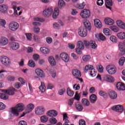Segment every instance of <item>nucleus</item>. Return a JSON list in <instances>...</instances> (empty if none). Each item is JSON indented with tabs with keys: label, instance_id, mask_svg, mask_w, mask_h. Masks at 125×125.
<instances>
[{
	"label": "nucleus",
	"instance_id": "nucleus-36",
	"mask_svg": "<svg viewBox=\"0 0 125 125\" xmlns=\"http://www.w3.org/2000/svg\"><path fill=\"white\" fill-rule=\"evenodd\" d=\"M118 39L120 40H125V32H120L117 34Z\"/></svg>",
	"mask_w": 125,
	"mask_h": 125
},
{
	"label": "nucleus",
	"instance_id": "nucleus-30",
	"mask_svg": "<svg viewBox=\"0 0 125 125\" xmlns=\"http://www.w3.org/2000/svg\"><path fill=\"white\" fill-rule=\"evenodd\" d=\"M40 51L44 54H48L50 52L49 49L46 47H41L40 48Z\"/></svg>",
	"mask_w": 125,
	"mask_h": 125
},
{
	"label": "nucleus",
	"instance_id": "nucleus-32",
	"mask_svg": "<svg viewBox=\"0 0 125 125\" xmlns=\"http://www.w3.org/2000/svg\"><path fill=\"white\" fill-rule=\"evenodd\" d=\"M82 104L84 106H86V107H88L89 106L90 103L89 102V101L87 100V99L83 98L82 100Z\"/></svg>",
	"mask_w": 125,
	"mask_h": 125
},
{
	"label": "nucleus",
	"instance_id": "nucleus-9",
	"mask_svg": "<svg viewBox=\"0 0 125 125\" xmlns=\"http://www.w3.org/2000/svg\"><path fill=\"white\" fill-rule=\"evenodd\" d=\"M45 110L43 106H38L35 108V114L37 115H43Z\"/></svg>",
	"mask_w": 125,
	"mask_h": 125
},
{
	"label": "nucleus",
	"instance_id": "nucleus-43",
	"mask_svg": "<svg viewBox=\"0 0 125 125\" xmlns=\"http://www.w3.org/2000/svg\"><path fill=\"white\" fill-rule=\"evenodd\" d=\"M110 30H112V31H113V32H119V28L115 25H111L109 27Z\"/></svg>",
	"mask_w": 125,
	"mask_h": 125
},
{
	"label": "nucleus",
	"instance_id": "nucleus-2",
	"mask_svg": "<svg viewBox=\"0 0 125 125\" xmlns=\"http://www.w3.org/2000/svg\"><path fill=\"white\" fill-rule=\"evenodd\" d=\"M9 29L12 32H16L19 29V24L15 21H12L9 24Z\"/></svg>",
	"mask_w": 125,
	"mask_h": 125
},
{
	"label": "nucleus",
	"instance_id": "nucleus-8",
	"mask_svg": "<svg viewBox=\"0 0 125 125\" xmlns=\"http://www.w3.org/2000/svg\"><path fill=\"white\" fill-rule=\"evenodd\" d=\"M112 110L113 111H115V112H118V113H122L124 111V107L122 105H116L111 107Z\"/></svg>",
	"mask_w": 125,
	"mask_h": 125
},
{
	"label": "nucleus",
	"instance_id": "nucleus-54",
	"mask_svg": "<svg viewBox=\"0 0 125 125\" xmlns=\"http://www.w3.org/2000/svg\"><path fill=\"white\" fill-rule=\"evenodd\" d=\"M84 5H85V4H84V2H83L81 4H78L77 6L79 9H83V8H84Z\"/></svg>",
	"mask_w": 125,
	"mask_h": 125
},
{
	"label": "nucleus",
	"instance_id": "nucleus-41",
	"mask_svg": "<svg viewBox=\"0 0 125 125\" xmlns=\"http://www.w3.org/2000/svg\"><path fill=\"white\" fill-rule=\"evenodd\" d=\"M103 33L105 35V36H111L112 33L110 32V29L109 28H105L103 30Z\"/></svg>",
	"mask_w": 125,
	"mask_h": 125
},
{
	"label": "nucleus",
	"instance_id": "nucleus-56",
	"mask_svg": "<svg viewBox=\"0 0 125 125\" xmlns=\"http://www.w3.org/2000/svg\"><path fill=\"white\" fill-rule=\"evenodd\" d=\"M65 92L66 89H65V88L61 89L58 91V94L59 95H63Z\"/></svg>",
	"mask_w": 125,
	"mask_h": 125
},
{
	"label": "nucleus",
	"instance_id": "nucleus-52",
	"mask_svg": "<svg viewBox=\"0 0 125 125\" xmlns=\"http://www.w3.org/2000/svg\"><path fill=\"white\" fill-rule=\"evenodd\" d=\"M110 40L112 42H114L116 43V42H117L118 39L115 36H111L110 38Z\"/></svg>",
	"mask_w": 125,
	"mask_h": 125
},
{
	"label": "nucleus",
	"instance_id": "nucleus-25",
	"mask_svg": "<svg viewBox=\"0 0 125 125\" xmlns=\"http://www.w3.org/2000/svg\"><path fill=\"white\" fill-rule=\"evenodd\" d=\"M48 61L51 65V66H55L56 65V62L54 57L53 56H50L48 58Z\"/></svg>",
	"mask_w": 125,
	"mask_h": 125
},
{
	"label": "nucleus",
	"instance_id": "nucleus-3",
	"mask_svg": "<svg viewBox=\"0 0 125 125\" xmlns=\"http://www.w3.org/2000/svg\"><path fill=\"white\" fill-rule=\"evenodd\" d=\"M106 69L109 75H114V74H116L117 72L116 66L113 65H107Z\"/></svg>",
	"mask_w": 125,
	"mask_h": 125
},
{
	"label": "nucleus",
	"instance_id": "nucleus-62",
	"mask_svg": "<svg viewBox=\"0 0 125 125\" xmlns=\"http://www.w3.org/2000/svg\"><path fill=\"white\" fill-rule=\"evenodd\" d=\"M103 3H104L103 0H98V1H97V5H99L100 6H102V5H103Z\"/></svg>",
	"mask_w": 125,
	"mask_h": 125
},
{
	"label": "nucleus",
	"instance_id": "nucleus-38",
	"mask_svg": "<svg viewBox=\"0 0 125 125\" xmlns=\"http://www.w3.org/2000/svg\"><path fill=\"white\" fill-rule=\"evenodd\" d=\"M66 5L65 2L63 0H59L58 2V7L60 8H62V7H64Z\"/></svg>",
	"mask_w": 125,
	"mask_h": 125
},
{
	"label": "nucleus",
	"instance_id": "nucleus-46",
	"mask_svg": "<svg viewBox=\"0 0 125 125\" xmlns=\"http://www.w3.org/2000/svg\"><path fill=\"white\" fill-rule=\"evenodd\" d=\"M49 122L52 125H55V124L57 123V120H56V118L54 117H51L49 119Z\"/></svg>",
	"mask_w": 125,
	"mask_h": 125
},
{
	"label": "nucleus",
	"instance_id": "nucleus-34",
	"mask_svg": "<svg viewBox=\"0 0 125 125\" xmlns=\"http://www.w3.org/2000/svg\"><path fill=\"white\" fill-rule=\"evenodd\" d=\"M118 47L119 50H120V51L123 53L122 55H124L125 53V48L123 46V44L122 43H119L118 44Z\"/></svg>",
	"mask_w": 125,
	"mask_h": 125
},
{
	"label": "nucleus",
	"instance_id": "nucleus-37",
	"mask_svg": "<svg viewBox=\"0 0 125 125\" xmlns=\"http://www.w3.org/2000/svg\"><path fill=\"white\" fill-rule=\"evenodd\" d=\"M66 93L67 95L70 97H73L74 94H75V92H74L73 91L71 90L69 87L67 88Z\"/></svg>",
	"mask_w": 125,
	"mask_h": 125
},
{
	"label": "nucleus",
	"instance_id": "nucleus-47",
	"mask_svg": "<svg viewBox=\"0 0 125 125\" xmlns=\"http://www.w3.org/2000/svg\"><path fill=\"white\" fill-rule=\"evenodd\" d=\"M125 62V58L122 57L119 61V64L120 66H123Z\"/></svg>",
	"mask_w": 125,
	"mask_h": 125
},
{
	"label": "nucleus",
	"instance_id": "nucleus-18",
	"mask_svg": "<svg viewBox=\"0 0 125 125\" xmlns=\"http://www.w3.org/2000/svg\"><path fill=\"white\" fill-rule=\"evenodd\" d=\"M105 0V4L106 8L110 9V10H112V8L111 6H113V1L112 0Z\"/></svg>",
	"mask_w": 125,
	"mask_h": 125
},
{
	"label": "nucleus",
	"instance_id": "nucleus-7",
	"mask_svg": "<svg viewBox=\"0 0 125 125\" xmlns=\"http://www.w3.org/2000/svg\"><path fill=\"white\" fill-rule=\"evenodd\" d=\"M53 11V9L52 8H46L43 10V15L45 16V17H49V16H51V14H52Z\"/></svg>",
	"mask_w": 125,
	"mask_h": 125
},
{
	"label": "nucleus",
	"instance_id": "nucleus-40",
	"mask_svg": "<svg viewBox=\"0 0 125 125\" xmlns=\"http://www.w3.org/2000/svg\"><path fill=\"white\" fill-rule=\"evenodd\" d=\"M77 46L78 48H80V49H83L84 48V45L82 41H79L77 42Z\"/></svg>",
	"mask_w": 125,
	"mask_h": 125
},
{
	"label": "nucleus",
	"instance_id": "nucleus-51",
	"mask_svg": "<svg viewBox=\"0 0 125 125\" xmlns=\"http://www.w3.org/2000/svg\"><path fill=\"white\" fill-rule=\"evenodd\" d=\"M74 100L75 99L77 101H80L81 99V95L78 93V92H76L74 96V98H73Z\"/></svg>",
	"mask_w": 125,
	"mask_h": 125
},
{
	"label": "nucleus",
	"instance_id": "nucleus-11",
	"mask_svg": "<svg viewBox=\"0 0 125 125\" xmlns=\"http://www.w3.org/2000/svg\"><path fill=\"white\" fill-rule=\"evenodd\" d=\"M116 87L117 89L120 91H124V90H125V83H122V82H118L116 83Z\"/></svg>",
	"mask_w": 125,
	"mask_h": 125
},
{
	"label": "nucleus",
	"instance_id": "nucleus-20",
	"mask_svg": "<svg viewBox=\"0 0 125 125\" xmlns=\"http://www.w3.org/2000/svg\"><path fill=\"white\" fill-rule=\"evenodd\" d=\"M8 43V39L5 37H1L0 39V44L1 45H6Z\"/></svg>",
	"mask_w": 125,
	"mask_h": 125
},
{
	"label": "nucleus",
	"instance_id": "nucleus-16",
	"mask_svg": "<svg viewBox=\"0 0 125 125\" xmlns=\"http://www.w3.org/2000/svg\"><path fill=\"white\" fill-rule=\"evenodd\" d=\"M72 74L75 78H76V79H79V78L82 77V73L78 69H74L72 71Z\"/></svg>",
	"mask_w": 125,
	"mask_h": 125
},
{
	"label": "nucleus",
	"instance_id": "nucleus-57",
	"mask_svg": "<svg viewBox=\"0 0 125 125\" xmlns=\"http://www.w3.org/2000/svg\"><path fill=\"white\" fill-rule=\"evenodd\" d=\"M34 21H38V22H44V20L42 18L36 17L34 18Z\"/></svg>",
	"mask_w": 125,
	"mask_h": 125
},
{
	"label": "nucleus",
	"instance_id": "nucleus-42",
	"mask_svg": "<svg viewBox=\"0 0 125 125\" xmlns=\"http://www.w3.org/2000/svg\"><path fill=\"white\" fill-rule=\"evenodd\" d=\"M28 65L29 67H31L32 68L36 67V63H35V62L32 60L29 61Z\"/></svg>",
	"mask_w": 125,
	"mask_h": 125
},
{
	"label": "nucleus",
	"instance_id": "nucleus-6",
	"mask_svg": "<svg viewBox=\"0 0 125 125\" xmlns=\"http://www.w3.org/2000/svg\"><path fill=\"white\" fill-rule=\"evenodd\" d=\"M78 34L80 37H86L87 36V30L83 27H80L78 29Z\"/></svg>",
	"mask_w": 125,
	"mask_h": 125
},
{
	"label": "nucleus",
	"instance_id": "nucleus-5",
	"mask_svg": "<svg viewBox=\"0 0 125 125\" xmlns=\"http://www.w3.org/2000/svg\"><path fill=\"white\" fill-rule=\"evenodd\" d=\"M80 15L83 18H89L90 16V11L88 9H84L81 11Z\"/></svg>",
	"mask_w": 125,
	"mask_h": 125
},
{
	"label": "nucleus",
	"instance_id": "nucleus-55",
	"mask_svg": "<svg viewBox=\"0 0 125 125\" xmlns=\"http://www.w3.org/2000/svg\"><path fill=\"white\" fill-rule=\"evenodd\" d=\"M14 86L16 88H17V89H19V88L21 87V83L19 82H17L14 84Z\"/></svg>",
	"mask_w": 125,
	"mask_h": 125
},
{
	"label": "nucleus",
	"instance_id": "nucleus-17",
	"mask_svg": "<svg viewBox=\"0 0 125 125\" xmlns=\"http://www.w3.org/2000/svg\"><path fill=\"white\" fill-rule=\"evenodd\" d=\"M83 24L86 29H87L88 31H90V30H91V25L89 21H87V20H84L83 21Z\"/></svg>",
	"mask_w": 125,
	"mask_h": 125
},
{
	"label": "nucleus",
	"instance_id": "nucleus-48",
	"mask_svg": "<svg viewBox=\"0 0 125 125\" xmlns=\"http://www.w3.org/2000/svg\"><path fill=\"white\" fill-rule=\"evenodd\" d=\"M7 80L8 82H14L15 81V77L9 75L7 77Z\"/></svg>",
	"mask_w": 125,
	"mask_h": 125
},
{
	"label": "nucleus",
	"instance_id": "nucleus-24",
	"mask_svg": "<svg viewBox=\"0 0 125 125\" xmlns=\"http://www.w3.org/2000/svg\"><path fill=\"white\" fill-rule=\"evenodd\" d=\"M35 108V105L33 104H29L27 105L26 111L27 113H30V112H32L34 108Z\"/></svg>",
	"mask_w": 125,
	"mask_h": 125
},
{
	"label": "nucleus",
	"instance_id": "nucleus-28",
	"mask_svg": "<svg viewBox=\"0 0 125 125\" xmlns=\"http://www.w3.org/2000/svg\"><path fill=\"white\" fill-rule=\"evenodd\" d=\"M94 68V67H93V66L91 65H87L85 66V68H84V71L85 73H89L91 70H92V69H93Z\"/></svg>",
	"mask_w": 125,
	"mask_h": 125
},
{
	"label": "nucleus",
	"instance_id": "nucleus-4",
	"mask_svg": "<svg viewBox=\"0 0 125 125\" xmlns=\"http://www.w3.org/2000/svg\"><path fill=\"white\" fill-rule=\"evenodd\" d=\"M1 63L5 66H9L11 62L9 60V59L6 56H2L0 59Z\"/></svg>",
	"mask_w": 125,
	"mask_h": 125
},
{
	"label": "nucleus",
	"instance_id": "nucleus-35",
	"mask_svg": "<svg viewBox=\"0 0 125 125\" xmlns=\"http://www.w3.org/2000/svg\"><path fill=\"white\" fill-rule=\"evenodd\" d=\"M96 37L101 41H105L106 40V38L102 33H100L99 34L96 35Z\"/></svg>",
	"mask_w": 125,
	"mask_h": 125
},
{
	"label": "nucleus",
	"instance_id": "nucleus-13",
	"mask_svg": "<svg viewBox=\"0 0 125 125\" xmlns=\"http://www.w3.org/2000/svg\"><path fill=\"white\" fill-rule=\"evenodd\" d=\"M60 57L62 58V60L64 62H68L70 58H69V55L66 53H62L60 54Z\"/></svg>",
	"mask_w": 125,
	"mask_h": 125
},
{
	"label": "nucleus",
	"instance_id": "nucleus-61",
	"mask_svg": "<svg viewBox=\"0 0 125 125\" xmlns=\"http://www.w3.org/2000/svg\"><path fill=\"white\" fill-rule=\"evenodd\" d=\"M73 103H74V99L73 98L70 99L68 100V106H70V107L72 106Z\"/></svg>",
	"mask_w": 125,
	"mask_h": 125
},
{
	"label": "nucleus",
	"instance_id": "nucleus-49",
	"mask_svg": "<svg viewBox=\"0 0 125 125\" xmlns=\"http://www.w3.org/2000/svg\"><path fill=\"white\" fill-rule=\"evenodd\" d=\"M0 98L4 100H7V99H8V96H6L4 93H0Z\"/></svg>",
	"mask_w": 125,
	"mask_h": 125
},
{
	"label": "nucleus",
	"instance_id": "nucleus-19",
	"mask_svg": "<svg viewBox=\"0 0 125 125\" xmlns=\"http://www.w3.org/2000/svg\"><path fill=\"white\" fill-rule=\"evenodd\" d=\"M35 73L37 75V76H39V77H40V78H44V73H43V71H42L41 69H37L35 70Z\"/></svg>",
	"mask_w": 125,
	"mask_h": 125
},
{
	"label": "nucleus",
	"instance_id": "nucleus-27",
	"mask_svg": "<svg viewBox=\"0 0 125 125\" xmlns=\"http://www.w3.org/2000/svg\"><path fill=\"white\" fill-rule=\"evenodd\" d=\"M116 24L121 29H123L125 30V23L123 22V21L121 20H118L116 21Z\"/></svg>",
	"mask_w": 125,
	"mask_h": 125
},
{
	"label": "nucleus",
	"instance_id": "nucleus-59",
	"mask_svg": "<svg viewBox=\"0 0 125 125\" xmlns=\"http://www.w3.org/2000/svg\"><path fill=\"white\" fill-rule=\"evenodd\" d=\"M46 42L47 43L50 44L52 42V38L51 37H47L46 38Z\"/></svg>",
	"mask_w": 125,
	"mask_h": 125
},
{
	"label": "nucleus",
	"instance_id": "nucleus-44",
	"mask_svg": "<svg viewBox=\"0 0 125 125\" xmlns=\"http://www.w3.org/2000/svg\"><path fill=\"white\" fill-rule=\"evenodd\" d=\"M82 58H83V60L84 61V62H87V61H89L91 58V57H90V55H87L86 56H83Z\"/></svg>",
	"mask_w": 125,
	"mask_h": 125
},
{
	"label": "nucleus",
	"instance_id": "nucleus-63",
	"mask_svg": "<svg viewBox=\"0 0 125 125\" xmlns=\"http://www.w3.org/2000/svg\"><path fill=\"white\" fill-rule=\"evenodd\" d=\"M25 36L28 41H30L32 39V34L31 33H25Z\"/></svg>",
	"mask_w": 125,
	"mask_h": 125
},
{
	"label": "nucleus",
	"instance_id": "nucleus-26",
	"mask_svg": "<svg viewBox=\"0 0 125 125\" xmlns=\"http://www.w3.org/2000/svg\"><path fill=\"white\" fill-rule=\"evenodd\" d=\"M104 22L106 25H113L114 23L115 22L114 21V20L113 19L110 18H107L104 20Z\"/></svg>",
	"mask_w": 125,
	"mask_h": 125
},
{
	"label": "nucleus",
	"instance_id": "nucleus-14",
	"mask_svg": "<svg viewBox=\"0 0 125 125\" xmlns=\"http://www.w3.org/2000/svg\"><path fill=\"white\" fill-rule=\"evenodd\" d=\"M75 107L76 110H77V111H78L79 112H82V111L83 110V104H81V103L79 102L75 103Z\"/></svg>",
	"mask_w": 125,
	"mask_h": 125
},
{
	"label": "nucleus",
	"instance_id": "nucleus-22",
	"mask_svg": "<svg viewBox=\"0 0 125 125\" xmlns=\"http://www.w3.org/2000/svg\"><path fill=\"white\" fill-rule=\"evenodd\" d=\"M47 115L49 117H56L58 115V112L54 110H49L47 113Z\"/></svg>",
	"mask_w": 125,
	"mask_h": 125
},
{
	"label": "nucleus",
	"instance_id": "nucleus-31",
	"mask_svg": "<svg viewBox=\"0 0 125 125\" xmlns=\"http://www.w3.org/2000/svg\"><path fill=\"white\" fill-rule=\"evenodd\" d=\"M58 15H59V9L58 8H55L53 14V18L56 19Z\"/></svg>",
	"mask_w": 125,
	"mask_h": 125
},
{
	"label": "nucleus",
	"instance_id": "nucleus-1",
	"mask_svg": "<svg viewBox=\"0 0 125 125\" xmlns=\"http://www.w3.org/2000/svg\"><path fill=\"white\" fill-rule=\"evenodd\" d=\"M25 109V105L22 103L18 104L14 107L11 108V113L14 116L18 117L19 112H22Z\"/></svg>",
	"mask_w": 125,
	"mask_h": 125
},
{
	"label": "nucleus",
	"instance_id": "nucleus-15",
	"mask_svg": "<svg viewBox=\"0 0 125 125\" xmlns=\"http://www.w3.org/2000/svg\"><path fill=\"white\" fill-rule=\"evenodd\" d=\"M94 23L95 27L98 28V29H101V28H102V22L101 21H100V20L98 19H95L94 21Z\"/></svg>",
	"mask_w": 125,
	"mask_h": 125
},
{
	"label": "nucleus",
	"instance_id": "nucleus-45",
	"mask_svg": "<svg viewBox=\"0 0 125 125\" xmlns=\"http://www.w3.org/2000/svg\"><path fill=\"white\" fill-rule=\"evenodd\" d=\"M41 121L42 123H46L48 121V118L46 116H43L41 117Z\"/></svg>",
	"mask_w": 125,
	"mask_h": 125
},
{
	"label": "nucleus",
	"instance_id": "nucleus-10",
	"mask_svg": "<svg viewBox=\"0 0 125 125\" xmlns=\"http://www.w3.org/2000/svg\"><path fill=\"white\" fill-rule=\"evenodd\" d=\"M2 92L5 93L6 94H8L9 95H14V93H15V91L16 89L14 88H11L10 89H2L1 90Z\"/></svg>",
	"mask_w": 125,
	"mask_h": 125
},
{
	"label": "nucleus",
	"instance_id": "nucleus-29",
	"mask_svg": "<svg viewBox=\"0 0 125 125\" xmlns=\"http://www.w3.org/2000/svg\"><path fill=\"white\" fill-rule=\"evenodd\" d=\"M7 8H8V7L6 5L3 4L0 5V11L3 13H5V12H6Z\"/></svg>",
	"mask_w": 125,
	"mask_h": 125
},
{
	"label": "nucleus",
	"instance_id": "nucleus-12",
	"mask_svg": "<svg viewBox=\"0 0 125 125\" xmlns=\"http://www.w3.org/2000/svg\"><path fill=\"white\" fill-rule=\"evenodd\" d=\"M10 47L12 48L13 50H17L20 48V45L18 42H12L10 44Z\"/></svg>",
	"mask_w": 125,
	"mask_h": 125
},
{
	"label": "nucleus",
	"instance_id": "nucleus-53",
	"mask_svg": "<svg viewBox=\"0 0 125 125\" xmlns=\"http://www.w3.org/2000/svg\"><path fill=\"white\" fill-rule=\"evenodd\" d=\"M89 73L91 77H95V76H96V72L95 71V69H94V68L91 70Z\"/></svg>",
	"mask_w": 125,
	"mask_h": 125
},
{
	"label": "nucleus",
	"instance_id": "nucleus-21",
	"mask_svg": "<svg viewBox=\"0 0 125 125\" xmlns=\"http://www.w3.org/2000/svg\"><path fill=\"white\" fill-rule=\"evenodd\" d=\"M89 100L92 104H94L97 101V96L94 94H92L90 96Z\"/></svg>",
	"mask_w": 125,
	"mask_h": 125
},
{
	"label": "nucleus",
	"instance_id": "nucleus-64",
	"mask_svg": "<svg viewBox=\"0 0 125 125\" xmlns=\"http://www.w3.org/2000/svg\"><path fill=\"white\" fill-rule=\"evenodd\" d=\"M18 125H28L26 121L21 120L19 121Z\"/></svg>",
	"mask_w": 125,
	"mask_h": 125
},
{
	"label": "nucleus",
	"instance_id": "nucleus-50",
	"mask_svg": "<svg viewBox=\"0 0 125 125\" xmlns=\"http://www.w3.org/2000/svg\"><path fill=\"white\" fill-rule=\"evenodd\" d=\"M97 69L99 73H103V70H104V68L103 67V66H102V65H97Z\"/></svg>",
	"mask_w": 125,
	"mask_h": 125
},
{
	"label": "nucleus",
	"instance_id": "nucleus-33",
	"mask_svg": "<svg viewBox=\"0 0 125 125\" xmlns=\"http://www.w3.org/2000/svg\"><path fill=\"white\" fill-rule=\"evenodd\" d=\"M45 88H46V87H45L44 83L41 82V85L39 86V89H40V91H41L42 93H43V92L45 91Z\"/></svg>",
	"mask_w": 125,
	"mask_h": 125
},
{
	"label": "nucleus",
	"instance_id": "nucleus-39",
	"mask_svg": "<svg viewBox=\"0 0 125 125\" xmlns=\"http://www.w3.org/2000/svg\"><path fill=\"white\" fill-rule=\"evenodd\" d=\"M90 45L91 48H93L94 49H95V48H97V44L95 42V41L93 40L90 41Z\"/></svg>",
	"mask_w": 125,
	"mask_h": 125
},
{
	"label": "nucleus",
	"instance_id": "nucleus-23",
	"mask_svg": "<svg viewBox=\"0 0 125 125\" xmlns=\"http://www.w3.org/2000/svg\"><path fill=\"white\" fill-rule=\"evenodd\" d=\"M109 97L111 99H117V97H118V94L117 93L115 92V91H110L109 92Z\"/></svg>",
	"mask_w": 125,
	"mask_h": 125
},
{
	"label": "nucleus",
	"instance_id": "nucleus-60",
	"mask_svg": "<svg viewBox=\"0 0 125 125\" xmlns=\"http://www.w3.org/2000/svg\"><path fill=\"white\" fill-rule=\"evenodd\" d=\"M99 94L101 96H103V97H104V98H105L106 95H107V94L106 93V92H104V91H100L99 93Z\"/></svg>",
	"mask_w": 125,
	"mask_h": 125
},
{
	"label": "nucleus",
	"instance_id": "nucleus-58",
	"mask_svg": "<svg viewBox=\"0 0 125 125\" xmlns=\"http://www.w3.org/2000/svg\"><path fill=\"white\" fill-rule=\"evenodd\" d=\"M18 5V3L16 2V1H13L12 2V6L13 7V9H17V5Z\"/></svg>",
	"mask_w": 125,
	"mask_h": 125
}]
</instances>
